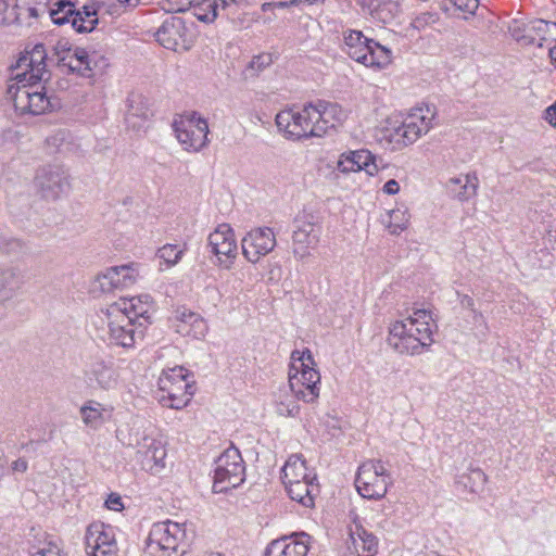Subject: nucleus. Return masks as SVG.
<instances>
[{
	"label": "nucleus",
	"instance_id": "14",
	"mask_svg": "<svg viewBox=\"0 0 556 556\" xmlns=\"http://www.w3.org/2000/svg\"><path fill=\"white\" fill-rule=\"evenodd\" d=\"M433 117V108H417L395 129V135L404 144H412L430 130Z\"/></svg>",
	"mask_w": 556,
	"mask_h": 556
},
{
	"label": "nucleus",
	"instance_id": "23",
	"mask_svg": "<svg viewBox=\"0 0 556 556\" xmlns=\"http://www.w3.org/2000/svg\"><path fill=\"white\" fill-rule=\"evenodd\" d=\"M112 305L119 306L121 311L132 316L135 323L138 324V328L147 329L148 325L151 324V314L154 309L151 296L148 294L129 300L123 299Z\"/></svg>",
	"mask_w": 556,
	"mask_h": 556
},
{
	"label": "nucleus",
	"instance_id": "48",
	"mask_svg": "<svg viewBox=\"0 0 556 556\" xmlns=\"http://www.w3.org/2000/svg\"><path fill=\"white\" fill-rule=\"evenodd\" d=\"M369 39L364 37L362 31L359 30H350V33L344 37V41L348 49H352L355 46L365 43V41Z\"/></svg>",
	"mask_w": 556,
	"mask_h": 556
},
{
	"label": "nucleus",
	"instance_id": "22",
	"mask_svg": "<svg viewBox=\"0 0 556 556\" xmlns=\"http://www.w3.org/2000/svg\"><path fill=\"white\" fill-rule=\"evenodd\" d=\"M315 108V119L317 122V134L324 136L328 129L334 128L337 124H342L346 118V112L342 106L334 102L318 100L313 103Z\"/></svg>",
	"mask_w": 556,
	"mask_h": 556
},
{
	"label": "nucleus",
	"instance_id": "12",
	"mask_svg": "<svg viewBox=\"0 0 556 556\" xmlns=\"http://www.w3.org/2000/svg\"><path fill=\"white\" fill-rule=\"evenodd\" d=\"M84 381L91 390L109 391L117 384V372L111 361L91 356L84 365Z\"/></svg>",
	"mask_w": 556,
	"mask_h": 556
},
{
	"label": "nucleus",
	"instance_id": "49",
	"mask_svg": "<svg viewBox=\"0 0 556 556\" xmlns=\"http://www.w3.org/2000/svg\"><path fill=\"white\" fill-rule=\"evenodd\" d=\"M452 2L458 10L470 14H475L479 7V0H452Z\"/></svg>",
	"mask_w": 556,
	"mask_h": 556
},
{
	"label": "nucleus",
	"instance_id": "35",
	"mask_svg": "<svg viewBox=\"0 0 556 556\" xmlns=\"http://www.w3.org/2000/svg\"><path fill=\"white\" fill-rule=\"evenodd\" d=\"M74 4L70 1L58 0L53 3V8L50 10V16L54 24L64 25L70 23L71 16L73 15Z\"/></svg>",
	"mask_w": 556,
	"mask_h": 556
},
{
	"label": "nucleus",
	"instance_id": "58",
	"mask_svg": "<svg viewBox=\"0 0 556 556\" xmlns=\"http://www.w3.org/2000/svg\"><path fill=\"white\" fill-rule=\"evenodd\" d=\"M460 304L464 306V307H467V308H470L473 313H475V319L477 317H482V315L478 312L475 311V301L471 296L467 295V294H464L460 299Z\"/></svg>",
	"mask_w": 556,
	"mask_h": 556
},
{
	"label": "nucleus",
	"instance_id": "5",
	"mask_svg": "<svg viewBox=\"0 0 556 556\" xmlns=\"http://www.w3.org/2000/svg\"><path fill=\"white\" fill-rule=\"evenodd\" d=\"M315 117V108L313 103H308L301 111L292 109L280 111L276 115V125L289 139L300 140L303 138L320 137L317 134Z\"/></svg>",
	"mask_w": 556,
	"mask_h": 556
},
{
	"label": "nucleus",
	"instance_id": "62",
	"mask_svg": "<svg viewBox=\"0 0 556 556\" xmlns=\"http://www.w3.org/2000/svg\"><path fill=\"white\" fill-rule=\"evenodd\" d=\"M291 5H298V3H293V0H290V1L274 2V7H275V8H280V9L289 8V7H291Z\"/></svg>",
	"mask_w": 556,
	"mask_h": 556
},
{
	"label": "nucleus",
	"instance_id": "59",
	"mask_svg": "<svg viewBox=\"0 0 556 556\" xmlns=\"http://www.w3.org/2000/svg\"><path fill=\"white\" fill-rule=\"evenodd\" d=\"M80 12L86 20L97 18V8L94 7V3L84 5L83 11Z\"/></svg>",
	"mask_w": 556,
	"mask_h": 556
},
{
	"label": "nucleus",
	"instance_id": "7",
	"mask_svg": "<svg viewBox=\"0 0 556 556\" xmlns=\"http://www.w3.org/2000/svg\"><path fill=\"white\" fill-rule=\"evenodd\" d=\"M52 60V58L48 56V51L43 43L35 45L31 50H25L18 58L13 68L15 72L14 79L17 84L23 81H47L50 78L47 62Z\"/></svg>",
	"mask_w": 556,
	"mask_h": 556
},
{
	"label": "nucleus",
	"instance_id": "52",
	"mask_svg": "<svg viewBox=\"0 0 556 556\" xmlns=\"http://www.w3.org/2000/svg\"><path fill=\"white\" fill-rule=\"evenodd\" d=\"M298 409L299 407L292 401L288 404L285 402H280L277 405V413L282 416H293L298 413Z\"/></svg>",
	"mask_w": 556,
	"mask_h": 556
},
{
	"label": "nucleus",
	"instance_id": "18",
	"mask_svg": "<svg viewBox=\"0 0 556 556\" xmlns=\"http://www.w3.org/2000/svg\"><path fill=\"white\" fill-rule=\"evenodd\" d=\"M309 549V535L295 532L271 541L265 556H306Z\"/></svg>",
	"mask_w": 556,
	"mask_h": 556
},
{
	"label": "nucleus",
	"instance_id": "40",
	"mask_svg": "<svg viewBox=\"0 0 556 556\" xmlns=\"http://www.w3.org/2000/svg\"><path fill=\"white\" fill-rule=\"evenodd\" d=\"M291 363L289 368V374H293L302 368H306L311 365H315V361L313 358L312 352L308 349L300 352L298 350L291 353Z\"/></svg>",
	"mask_w": 556,
	"mask_h": 556
},
{
	"label": "nucleus",
	"instance_id": "54",
	"mask_svg": "<svg viewBox=\"0 0 556 556\" xmlns=\"http://www.w3.org/2000/svg\"><path fill=\"white\" fill-rule=\"evenodd\" d=\"M65 136H66L65 131L60 130L56 134H54L53 136H50L49 138H47V143L49 146L56 147L58 151H60L62 142L65 139Z\"/></svg>",
	"mask_w": 556,
	"mask_h": 556
},
{
	"label": "nucleus",
	"instance_id": "1",
	"mask_svg": "<svg viewBox=\"0 0 556 556\" xmlns=\"http://www.w3.org/2000/svg\"><path fill=\"white\" fill-rule=\"evenodd\" d=\"M433 327L437 325L430 311L415 309L409 317L390 326L387 342L400 354L419 355L433 343Z\"/></svg>",
	"mask_w": 556,
	"mask_h": 556
},
{
	"label": "nucleus",
	"instance_id": "39",
	"mask_svg": "<svg viewBox=\"0 0 556 556\" xmlns=\"http://www.w3.org/2000/svg\"><path fill=\"white\" fill-rule=\"evenodd\" d=\"M460 483L464 484L465 488L469 489L470 492H478L484 483L486 482V476L485 473L477 468L471 469L468 475H464L460 477Z\"/></svg>",
	"mask_w": 556,
	"mask_h": 556
},
{
	"label": "nucleus",
	"instance_id": "57",
	"mask_svg": "<svg viewBox=\"0 0 556 556\" xmlns=\"http://www.w3.org/2000/svg\"><path fill=\"white\" fill-rule=\"evenodd\" d=\"M383 191L387 194L394 195L400 191V185L395 179L388 180L383 186Z\"/></svg>",
	"mask_w": 556,
	"mask_h": 556
},
{
	"label": "nucleus",
	"instance_id": "9",
	"mask_svg": "<svg viewBox=\"0 0 556 556\" xmlns=\"http://www.w3.org/2000/svg\"><path fill=\"white\" fill-rule=\"evenodd\" d=\"M389 475L380 460L363 463L355 478L357 492L365 498H382L388 491Z\"/></svg>",
	"mask_w": 556,
	"mask_h": 556
},
{
	"label": "nucleus",
	"instance_id": "41",
	"mask_svg": "<svg viewBox=\"0 0 556 556\" xmlns=\"http://www.w3.org/2000/svg\"><path fill=\"white\" fill-rule=\"evenodd\" d=\"M27 245L24 241L17 238L8 237L0 233V251L8 255H17L24 253Z\"/></svg>",
	"mask_w": 556,
	"mask_h": 556
},
{
	"label": "nucleus",
	"instance_id": "3",
	"mask_svg": "<svg viewBox=\"0 0 556 556\" xmlns=\"http://www.w3.org/2000/svg\"><path fill=\"white\" fill-rule=\"evenodd\" d=\"M192 375L184 367H174L163 372L159 379L160 390L164 393L161 401L164 405L181 409L188 405L194 393Z\"/></svg>",
	"mask_w": 556,
	"mask_h": 556
},
{
	"label": "nucleus",
	"instance_id": "24",
	"mask_svg": "<svg viewBox=\"0 0 556 556\" xmlns=\"http://www.w3.org/2000/svg\"><path fill=\"white\" fill-rule=\"evenodd\" d=\"M208 247L216 256L225 255L235 258L237 255V243L232 228L228 224H220L208 236Z\"/></svg>",
	"mask_w": 556,
	"mask_h": 556
},
{
	"label": "nucleus",
	"instance_id": "56",
	"mask_svg": "<svg viewBox=\"0 0 556 556\" xmlns=\"http://www.w3.org/2000/svg\"><path fill=\"white\" fill-rule=\"evenodd\" d=\"M553 26L556 28V22H546V21H543V20H536L533 22V29L539 31V33H545L548 30V28Z\"/></svg>",
	"mask_w": 556,
	"mask_h": 556
},
{
	"label": "nucleus",
	"instance_id": "11",
	"mask_svg": "<svg viewBox=\"0 0 556 556\" xmlns=\"http://www.w3.org/2000/svg\"><path fill=\"white\" fill-rule=\"evenodd\" d=\"M36 190L46 200H58L70 190V176L66 169L58 164L39 167L34 179Z\"/></svg>",
	"mask_w": 556,
	"mask_h": 556
},
{
	"label": "nucleus",
	"instance_id": "4",
	"mask_svg": "<svg viewBox=\"0 0 556 556\" xmlns=\"http://www.w3.org/2000/svg\"><path fill=\"white\" fill-rule=\"evenodd\" d=\"M245 479V466L240 451L233 445L225 450L215 460V492H226L239 486Z\"/></svg>",
	"mask_w": 556,
	"mask_h": 556
},
{
	"label": "nucleus",
	"instance_id": "10",
	"mask_svg": "<svg viewBox=\"0 0 556 556\" xmlns=\"http://www.w3.org/2000/svg\"><path fill=\"white\" fill-rule=\"evenodd\" d=\"M173 128L176 138L186 150L200 151L207 143L208 125L197 112L175 119Z\"/></svg>",
	"mask_w": 556,
	"mask_h": 556
},
{
	"label": "nucleus",
	"instance_id": "28",
	"mask_svg": "<svg viewBox=\"0 0 556 556\" xmlns=\"http://www.w3.org/2000/svg\"><path fill=\"white\" fill-rule=\"evenodd\" d=\"M23 286L20 269L14 266H0V304L12 300Z\"/></svg>",
	"mask_w": 556,
	"mask_h": 556
},
{
	"label": "nucleus",
	"instance_id": "45",
	"mask_svg": "<svg viewBox=\"0 0 556 556\" xmlns=\"http://www.w3.org/2000/svg\"><path fill=\"white\" fill-rule=\"evenodd\" d=\"M271 63L273 56L270 53H261L253 56V59L249 62L247 70L251 72L252 75H255L268 67Z\"/></svg>",
	"mask_w": 556,
	"mask_h": 556
},
{
	"label": "nucleus",
	"instance_id": "60",
	"mask_svg": "<svg viewBox=\"0 0 556 556\" xmlns=\"http://www.w3.org/2000/svg\"><path fill=\"white\" fill-rule=\"evenodd\" d=\"M8 3L5 0H0V25H7L10 23V18L7 16Z\"/></svg>",
	"mask_w": 556,
	"mask_h": 556
},
{
	"label": "nucleus",
	"instance_id": "20",
	"mask_svg": "<svg viewBox=\"0 0 556 556\" xmlns=\"http://www.w3.org/2000/svg\"><path fill=\"white\" fill-rule=\"evenodd\" d=\"M187 27L180 16L170 15L165 18L155 33L156 40L168 50H177L179 46H185Z\"/></svg>",
	"mask_w": 556,
	"mask_h": 556
},
{
	"label": "nucleus",
	"instance_id": "46",
	"mask_svg": "<svg viewBox=\"0 0 556 556\" xmlns=\"http://www.w3.org/2000/svg\"><path fill=\"white\" fill-rule=\"evenodd\" d=\"M60 66L66 67L70 73H77L80 76H87V67L80 65L73 54L70 56H62L60 60Z\"/></svg>",
	"mask_w": 556,
	"mask_h": 556
},
{
	"label": "nucleus",
	"instance_id": "15",
	"mask_svg": "<svg viewBox=\"0 0 556 556\" xmlns=\"http://www.w3.org/2000/svg\"><path fill=\"white\" fill-rule=\"evenodd\" d=\"M276 244L275 233L269 227L253 228L241 240L242 253L251 263L270 253Z\"/></svg>",
	"mask_w": 556,
	"mask_h": 556
},
{
	"label": "nucleus",
	"instance_id": "47",
	"mask_svg": "<svg viewBox=\"0 0 556 556\" xmlns=\"http://www.w3.org/2000/svg\"><path fill=\"white\" fill-rule=\"evenodd\" d=\"M74 49L71 48L68 41L60 40L56 42V45L53 47V56L56 58V63L60 66V60L62 56H70L72 55Z\"/></svg>",
	"mask_w": 556,
	"mask_h": 556
},
{
	"label": "nucleus",
	"instance_id": "25",
	"mask_svg": "<svg viewBox=\"0 0 556 556\" xmlns=\"http://www.w3.org/2000/svg\"><path fill=\"white\" fill-rule=\"evenodd\" d=\"M136 271L130 265L114 266L104 274L99 275L98 281L103 292H110L113 289L125 288L136 280Z\"/></svg>",
	"mask_w": 556,
	"mask_h": 556
},
{
	"label": "nucleus",
	"instance_id": "63",
	"mask_svg": "<svg viewBox=\"0 0 556 556\" xmlns=\"http://www.w3.org/2000/svg\"><path fill=\"white\" fill-rule=\"evenodd\" d=\"M219 8L223 10L227 9L231 3H236V0H217Z\"/></svg>",
	"mask_w": 556,
	"mask_h": 556
},
{
	"label": "nucleus",
	"instance_id": "53",
	"mask_svg": "<svg viewBox=\"0 0 556 556\" xmlns=\"http://www.w3.org/2000/svg\"><path fill=\"white\" fill-rule=\"evenodd\" d=\"M105 506L115 511H121L124 508V505L122 503V497L116 493H111L105 501Z\"/></svg>",
	"mask_w": 556,
	"mask_h": 556
},
{
	"label": "nucleus",
	"instance_id": "55",
	"mask_svg": "<svg viewBox=\"0 0 556 556\" xmlns=\"http://www.w3.org/2000/svg\"><path fill=\"white\" fill-rule=\"evenodd\" d=\"M544 118L549 125L556 127V101L545 110Z\"/></svg>",
	"mask_w": 556,
	"mask_h": 556
},
{
	"label": "nucleus",
	"instance_id": "61",
	"mask_svg": "<svg viewBox=\"0 0 556 556\" xmlns=\"http://www.w3.org/2000/svg\"><path fill=\"white\" fill-rule=\"evenodd\" d=\"M28 468V463L24 458H18L12 463V470L17 472H25Z\"/></svg>",
	"mask_w": 556,
	"mask_h": 556
},
{
	"label": "nucleus",
	"instance_id": "29",
	"mask_svg": "<svg viewBox=\"0 0 556 556\" xmlns=\"http://www.w3.org/2000/svg\"><path fill=\"white\" fill-rule=\"evenodd\" d=\"M281 471L285 484L307 479L317 480V475L307 469L306 462L300 454L291 455Z\"/></svg>",
	"mask_w": 556,
	"mask_h": 556
},
{
	"label": "nucleus",
	"instance_id": "38",
	"mask_svg": "<svg viewBox=\"0 0 556 556\" xmlns=\"http://www.w3.org/2000/svg\"><path fill=\"white\" fill-rule=\"evenodd\" d=\"M371 39L365 41V43L355 46L352 49H346L348 55L355 60L358 63L364 64L365 66H369L372 64V55L371 52Z\"/></svg>",
	"mask_w": 556,
	"mask_h": 556
},
{
	"label": "nucleus",
	"instance_id": "34",
	"mask_svg": "<svg viewBox=\"0 0 556 556\" xmlns=\"http://www.w3.org/2000/svg\"><path fill=\"white\" fill-rule=\"evenodd\" d=\"M356 168L365 170L368 175H375L378 172L376 156L368 150H357L351 152Z\"/></svg>",
	"mask_w": 556,
	"mask_h": 556
},
{
	"label": "nucleus",
	"instance_id": "21",
	"mask_svg": "<svg viewBox=\"0 0 556 556\" xmlns=\"http://www.w3.org/2000/svg\"><path fill=\"white\" fill-rule=\"evenodd\" d=\"M166 456L165 447L161 441L154 438L144 437L137 444L136 459L140 463L142 469L153 471L163 468Z\"/></svg>",
	"mask_w": 556,
	"mask_h": 556
},
{
	"label": "nucleus",
	"instance_id": "16",
	"mask_svg": "<svg viewBox=\"0 0 556 556\" xmlns=\"http://www.w3.org/2000/svg\"><path fill=\"white\" fill-rule=\"evenodd\" d=\"M311 365L289 374V388L298 400L314 403L320 392V374Z\"/></svg>",
	"mask_w": 556,
	"mask_h": 556
},
{
	"label": "nucleus",
	"instance_id": "50",
	"mask_svg": "<svg viewBox=\"0 0 556 556\" xmlns=\"http://www.w3.org/2000/svg\"><path fill=\"white\" fill-rule=\"evenodd\" d=\"M73 55L78 60L80 65L87 67V76L91 73L90 62H89V54L88 52L83 48H75L73 51Z\"/></svg>",
	"mask_w": 556,
	"mask_h": 556
},
{
	"label": "nucleus",
	"instance_id": "17",
	"mask_svg": "<svg viewBox=\"0 0 556 556\" xmlns=\"http://www.w3.org/2000/svg\"><path fill=\"white\" fill-rule=\"evenodd\" d=\"M321 228L311 220H295L292 233L293 254L298 258L309 255V250L315 249L319 242Z\"/></svg>",
	"mask_w": 556,
	"mask_h": 556
},
{
	"label": "nucleus",
	"instance_id": "51",
	"mask_svg": "<svg viewBox=\"0 0 556 556\" xmlns=\"http://www.w3.org/2000/svg\"><path fill=\"white\" fill-rule=\"evenodd\" d=\"M338 168L342 173L359 172V169L356 168V164L354 163L351 153L338 162Z\"/></svg>",
	"mask_w": 556,
	"mask_h": 556
},
{
	"label": "nucleus",
	"instance_id": "8",
	"mask_svg": "<svg viewBox=\"0 0 556 556\" xmlns=\"http://www.w3.org/2000/svg\"><path fill=\"white\" fill-rule=\"evenodd\" d=\"M109 339L112 344L131 348L138 339L143 338V328H138L132 316L121 311L119 306L111 305L106 309Z\"/></svg>",
	"mask_w": 556,
	"mask_h": 556
},
{
	"label": "nucleus",
	"instance_id": "19",
	"mask_svg": "<svg viewBox=\"0 0 556 556\" xmlns=\"http://www.w3.org/2000/svg\"><path fill=\"white\" fill-rule=\"evenodd\" d=\"M153 113L149 101L140 93H130L127 98L125 124L128 129L136 132L144 131L149 127Z\"/></svg>",
	"mask_w": 556,
	"mask_h": 556
},
{
	"label": "nucleus",
	"instance_id": "13",
	"mask_svg": "<svg viewBox=\"0 0 556 556\" xmlns=\"http://www.w3.org/2000/svg\"><path fill=\"white\" fill-rule=\"evenodd\" d=\"M85 544L88 556H117L113 528L103 522H93L88 526Z\"/></svg>",
	"mask_w": 556,
	"mask_h": 556
},
{
	"label": "nucleus",
	"instance_id": "42",
	"mask_svg": "<svg viewBox=\"0 0 556 556\" xmlns=\"http://www.w3.org/2000/svg\"><path fill=\"white\" fill-rule=\"evenodd\" d=\"M185 252V249L176 244H165L157 250L156 255L164 261L167 266L176 265Z\"/></svg>",
	"mask_w": 556,
	"mask_h": 556
},
{
	"label": "nucleus",
	"instance_id": "36",
	"mask_svg": "<svg viewBox=\"0 0 556 556\" xmlns=\"http://www.w3.org/2000/svg\"><path fill=\"white\" fill-rule=\"evenodd\" d=\"M103 408L98 402H89L88 405L81 407L80 413L86 425L96 428L103 422Z\"/></svg>",
	"mask_w": 556,
	"mask_h": 556
},
{
	"label": "nucleus",
	"instance_id": "30",
	"mask_svg": "<svg viewBox=\"0 0 556 556\" xmlns=\"http://www.w3.org/2000/svg\"><path fill=\"white\" fill-rule=\"evenodd\" d=\"M448 191L459 201H466L473 197L478 189V177L476 173L467 174L464 177L451 178L447 181Z\"/></svg>",
	"mask_w": 556,
	"mask_h": 556
},
{
	"label": "nucleus",
	"instance_id": "44",
	"mask_svg": "<svg viewBox=\"0 0 556 556\" xmlns=\"http://www.w3.org/2000/svg\"><path fill=\"white\" fill-rule=\"evenodd\" d=\"M372 64L370 66L384 67L391 62V51L380 43L371 40Z\"/></svg>",
	"mask_w": 556,
	"mask_h": 556
},
{
	"label": "nucleus",
	"instance_id": "43",
	"mask_svg": "<svg viewBox=\"0 0 556 556\" xmlns=\"http://www.w3.org/2000/svg\"><path fill=\"white\" fill-rule=\"evenodd\" d=\"M70 23L77 33H89L94 29L98 24V18L86 20L83 13L74 8Z\"/></svg>",
	"mask_w": 556,
	"mask_h": 556
},
{
	"label": "nucleus",
	"instance_id": "32",
	"mask_svg": "<svg viewBox=\"0 0 556 556\" xmlns=\"http://www.w3.org/2000/svg\"><path fill=\"white\" fill-rule=\"evenodd\" d=\"M409 214L406 208H394L387 212L382 217V223L389 229L390 233L399 235L408 226Z\"/></svg>",
	"mask_w": 556,
	"mask_h": 556
},
{
	"label": "nucleus",
	"instance_id": "31",
	"mask_svg": "<svg viewBox=\"0 0 556 556\" xmlns=\"http://www.w3.org/2000/svg\"><path fill=\"white\" fill-rule=\"evenodd\" d=\"M179 331L192 336L195 339H202L207 332L206 321L198 314L192 312H182L180 314Z\"/></svg>",
	"mask_w": 556,
	"mask_h": 556
},
{
	"label": "nucleus",
	"instance_id": "6",
	"mask_svg": "<svg viewBox=\"0 0 556 556\" xmlns=\"http://www.w3.org/2000/svg\"><path fill=\"white\" fill-rule=\"evenodd\" d=\"M14 106L23 113L39 115L52 108L46 88L40 83L23 81L8 88Z\"/></svg>",
	"mask_w": 556,
	"mask_h": 556
},
{
	"label": "nucleus",
	"instance_id": "26",
	"mask_svg": "<svg viewBox=\"0 0 556 556\" xmlns=\"http://www.w3.org/2000/svg\"><path fill=\"white\" fill-rule=\"evenodd\" d=\"M350 536L357 556H374L377 553V538L356 519L350 528Z\"/></svg>",
	"mask_w": 556,
	"mask_h": 556
},
{
	"label": "nucleus",
	"instance_id": "64",
	"mask_svg": "<svg viewBox=\"0 0 556 556\" xmlns=\"http://www.w3.org/2000/svg\"><path fill=\"white\" fill-rule=\"evenodd\" d=\"M28 16L31 17V18H37L39 16V11L37 8H28Z\"/></svg>",
	"mask_w": 556,
	"mask_h": 556
},
{
	"label": "nucleus",
	"instance_id": "2",
	"mask_svg": "<svg viewBox=\"0 0 556 556\" xmlns=\"http://www.w3.org/2000/svg\"><path fill=\"white\" fill-rule=\"evenodd\" d=\"M187 547L186 523L172 520L154 523L146 540L148 556H184Z\"/></svg>",
	"mask_w": 556,
	"mask_h": 556
},
{
	"label": "nucleus",
	"instance_id": "37",
	"mask_svg": "<svg viewBox=\"0 0 556 556\" xmlns=\"http://www.w3.org/2000/svg\"><path fill=\"white\" fill-rule=\"evenodd\" d=\"M217 0H205L194 8V16L203 23H213L218 16Z\"/></svg>",
	"mask_w": 556,
	"mask_h": 556
},
{
	"label": "nucleus",
	"instance_id": "33",
	"mask_svg": "<svg viewBox=\"0 0 556 556\" xmlns=\"http://www.w3.org/2000/svg\"><path fill=\"white\" fill-rule=\"evenodd\" d=\"M45 533L43 540L38 543H30L28 547L29 556H61V547Z\"/></svg>",
	"mask_w": 556,
	"mask_h": 556
},
{
	"label": "nucleus",
	"instance_id": "27",
	"mask_svg": "<svg viewBox=\"0 0 556 556\" xmlns=\"http://www.w3.org/2000/svg\"><path fill=\"white\" fill-rule=\"evenodd\" d=\"M317 480L307 479L286 483L289 496L305 507H313L315 497L319 494Z\"/></svg>",
	"mask_w": 556,
	"mask_h": 556
}]
</instances>
